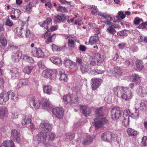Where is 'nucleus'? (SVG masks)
I'll list each match as a JSON object with an SVG mask.
<instances>
[{
  "mask_svg": "<svg viewBox=\"0 0 147 147\" xmlns=\"http://www.w3.org/2000/svg\"><path fill=\"white\" fill-rule=\"evenodd\" d=\"M52 49L53 51H60L62 49V47H58L55 45H53L52 46Z\"/></svg>",
  "mask_w": 147,
  "mask_h": 147,
  "instance_id": "obj_59",
  "label": "nucleus"
},
{
  "mask_svg": "<svg viewBox=\"0 0 147 147\" xmlns=\"http://www.w3.org/2000/svg\"><path fill=\"white\" fill-rule=\"evenodd\" d=\"M96 115L98 118L95 119L94 122L92 123V124L96 129L101 127L104 123H106L107 122V120L105 118L102 117L104 115V114L102 112L101 107L96 110Z\"/></svg>",
  "mask_w": 147,
  "mask_h": 147,
  "instance_id": "obj_1",
  "label": "nucleus"
},
{
  "mask_svg": "<svg viewBox=\"0 0 147 147\" xmlns=\"http://www.w3.org/2000/svg\"><path fill=\"white\" fill-rule=\"evenodd\" d=\"M118 27L115 25L109 26L107 28L106 32L109 34L113 35L116 32L115 28H117Z\"/></svg>",
  "mask_w": 147,
  "mask_h": 147,
  "instance_id": "obj_26",
  "label": "nucleus"
},
{
  "mask_svg": "<svg viewBox=\"0 0 147 147\" xmlns=\"http://www.w3.org/2000/svg\"><path fill=\"white\" fill-rule=\"evenodd\" d=\"M11 137L12 139L18 143L20 141V134L16 129H13L11 130Z\"/></svg>",
  "mask_w": 147,
  "mask_h": 147,
  "instance_id": "obj_15",
  "label": "nucleus"
},
{
  "mask_svg": "<svg viewBox=\"0 0 147 147\" xmlns=\"http://www.w3.org/2000/svg\"><path fill=\"white\" fill-rule=\"evenodd\" d=\"M2 147H15L14 143L11 140H6L3 142Z\"/></svg>",
  "mask_w": 147,
  "mask_h": 147,
  "instance_id": "obj_28",
  "label": "nucleus"
},
{
  "mask_svg": "<svg viewBox=\"0 0 147 147\" xmlns=\"http://www.w3.org/2000/svg\"><path fill=\"white\" fill-rule=\"evenodd\" d=\"M23 59L30 63H33L34 62V60L32 57L26 55H23Z\"/></svg>",
  "mask_w": 147,
  "mask_h": 147,
  "instance_id": "obj_38",
  "label": "nucleus"
},
{
  "mask_svg": "<svg viewBox=\"0 0 147 147\" xmlns=\"http://www.w3.org/2000/svg\"><path fill=\"white\" fill-rule=\"evenodd\" d=\"M11 78L13 80L17 79L20 76V70L17 68L13 69L11 71Z\"/></svg>",
  "mask_w": 147,
  "mask_h": 147,
  "instance_id": "obj_24",
  "label": "nucleus"
},
{
  "mask_svg": "<svg viewBox=\"0 0 147 147\" xmlns=\"http://www.w3.org/2000/svg\"><path fill=\"white\" fill-rule=\"evenodd\" d=\"M12 11L13 14L17 16V18L19 17L21 13L20 10L17 9H15L14 8H12Z\"/></svg>",
  "mask_w": 147,
  "mask_h": 147,
  "instance_id": "obj_47",
  "label": "nucleus"
},
{
  "mask_svg": "<svg viewBox=\"0 0 147 147\" xmlns=\"http://www.w3.org/2000/svg\"><path fill=\"white\" fill-rule=\"evenodd\" d=\"M91 86L93 90H96L100 85L102 80L100 79L94 78L91 80Z\"/></svg>",
  "mask_w": 147,
  "mask_h": 147,
  "instance_id": "obj_17",
  "label": "nucleus"
},
{
  "mask_svg": "<svg viewBox=\"0 0 147 147\" xmlns=\"http://www.w3.org/2000/svg\"><path fill=\"white\" fill-rule=\"evenodd\" d=\"M96 13H97L99 16H100L101 18H103V19L109 20L110 19V20H111L112 18L111 17H110L109 15L104 13L100 12L99 11Z\"/></svg>",
  "mask_w": 147,
  "mask_h": 147,
  "instance_id": "obj_39",
  "label": "nucleus"
},
{
  "mask_svg": "<svg viewBox=\"0 0 147 147\" xmlns=\"http://www.w3.org/2000/svg\"><path fill=\"white\" fill-rule=\"evenodd\" d=\"M75 134L68 133L66 135V138L68 140H71L73 139L75 136Z\"/></svg>",
  "mask_w": 147,
  "mask_h": 147,
  "instance_id": "obj_51",
  "label": "nucleus"
},
{
  "mask_svg": "<svg viewBox=\"0 0 147 147\" xmlns=\"http://www.w3.org/2000/svg\"><path fill=\"white\" fill-rule=\"evenodd\" d=\"M42 103L41 106L44 108L49 109H51L52 107V106L48 99L46 98L43 99Z\"/></svg>",
  "mask_w": 147,
  "mask_h": 147,
  "instance_id": "obj_22",
  "label": "nucleus"
},
{
  "mask_svg": "<svg viewBox=\"0 0 147 147\" xmlns=\"http://www.w3.org/2000/svg\"><path fill=\"white\" fill-rule=\"evenodd\" d=\"M20 80L23 85H28L30 84L28 80L26 79H21Z\"/></svg>",
  "mask_w": 147,
  "mask_h": 147,
  "instance_id": "obj_63",
  "label": "nucleus"
},
{
  "mask_svg": "<svg viewBox=\"0 0 147 147\" xmlns=\"http://www.w3.org/2000/svg\"><path fill=\"white\" fill-rule=\"evenodd\" d=\"M55 21L57 23L62 22V17L59 15H58L54 18Z\"/></svg>",
  "mask_w": 147,
  "mask_h": 147,
  "instance_id": "obj_57",
  "label": "nucleus"
},
{
  "mask_svg": "<svg viewBox=\"0 0 147 147\" xmlns=\"http://www.w3.org/2000/svg\"><path fill=\"white\" fill-rule=\"evenodd\" d=\"M42 38L45 39H46V42L49 43L52 42L55 40V34H53L51 36L50 35V32L48 31L44 34L42 36Z\"/></svg>",
  "mask_w": 147,
  "mask_h": 147,
  "instance_id": "obj_19",
  "label": "nucleus"
},
{
  "mask_svg": "<svg viewBox=\"0 0 147 147\" xmlns=\"http://www.w3.org/2000/svg\"><path fill=\"white\" fill-rule=\"evenodd\" d=\"M53 127L52 125L49 123L47 121H43L40 124V127L42 130L51 131Z\"/></svg>",
  "mask_w": 147,
  "mask_h": 147,
  "instance_id": "obj_10",
  "label": "nucleus"
},
{
  "mask_svg": "<svg viewBox=\"0 0 147 147\" xmlns=\"http://www.w3.org/2000/svg\"><path fill=\"white\" fill-rule=\"evenodd\" d=\"M113 134L111 132H108L103 133L101 136L102 139L104 141L110 142L113 139Z\"/></svg>",
  "mask_w": 147,
  "mask_h": 147,
  "instance_id": "obj_14",
  "label": "nucleus"
},
{
  "mask_svg": "<svg viewBox=\"0 0 147 147\" xmlns=\"http://www.w3.org/2000/svg\"><path fill=\"white\" fill-rule=\"evenodd\" d=\"M111 113L112 118L115 120L118 119L121 114V111L119 108H113L111 111Z\"/></svg>",
  "mask_w": 147,
  "mask_h": 147,
  "instance_id": "obj_8",
  "label": "nucleus"
},
{
  "mask_svg": "<svg viewBox=\"0 0 147 147\" xmlns=\"http://www.w3.org/2000/svg\"><path fill=\"white\" fill-rule=\"evenodd\" d=\"M7 112V108H3L0 110V117H2L4 116Z\"/></svg>",
  "mask_w": 147,
  "mask_h": 147,
  "instance_id": "obj_54",
  "label": "nucleus"
},
{
  "mask_svg": "<svg viewBox=\"0 0 147 147\" xmlns=\"http://www.w3.org/2000/svg\"><path fill=\"white\" fill-rule=\"evenodd\" d=\"M91 64L90 65L89 64H86L81 66V67H80V69L82 72L83 73H84L86 72H88V71L90 70L91 67Z\"/></svg>",
  "mask_w": 147,
  "mask_h": 147,
  "instance_id": "obj_34",
  "label": "nucleus"
},
{
  "mask_svg": "<svg viewBox=\"0 0 147 147\" xmlns=\"http://www.w3.org/2000/svg\"><path fill=\"white\" fill-rule=\"evenodd\" d=\"M133 91L129 88L126 87L121 98L125 101L130 100L133 96Z\"/></svg>",
  "mask_w": 147,
  "mask_h": 147,
  "instance_id": "obj_6",
  "label": "nucleus"
},
{
  "mask_svg": "<svg viewBox=\"0 0 147 147\" xmlns=\"http://www.w3.org/2000/svg\"><path fill=\"white\" fill-rule=\"evenodd\" d=\"M22 53L20 51H18L13 52L11 54V59L12 61L14 63H18L23 57Z\"/></svg>",
  "mask_w": 147,
  "mask_h": 147,
  "instance_id": "obj_9",
  "label": "nucleus"
},
{
  "mask_svg": "<svg viewBox=\"0 0 147 147\" xmlns=\"http://www.w3.org/2000/svg\"><path fill=\"white\" fill-rule=\"evenodd\" d=\"M80 108L82 110L83 113L86 116H88L91 112V109L86 106L81 105Z\"/></svg>",
  "mask_w": 147,
  "mask_h": 147,
  "instance_id": "obj_25",
  "label": "nucleus"
},
{
  "mask_svg": "<svg viewBox=\"0 0 147 147\" xmlns=\"http://www.w3.org/2000/svg\"><path fill=\"white\" fill-rule=\"evenodd\" d=\"M0 41L2 45L5 46L6 45L7 41L4 37L3 36H0Z\"/></svg>",
  "mask_w": 147,
  "mask_h": 147,
  "instance_id": "obj_56",
  "label": "nucleus"
},
{
  "mask_svg": "<svg viewBox=\"0 0 147 147\" xmlns=\"http://www.w3.org/2000/svg\"><path fill=\"white\" fill-rule=\"evenodd\" d=\"M140 78L139 76L136 74H133L131 77V80L133 81H136L138 80Z\"/></svg>",
  "mask_w": 147,
  "mask_h": 147,
  "instance_id": "obj_55",
  "label": "nucleus"
},
{
  "mask_svg": "<svg viewBox=\"0 0 147 147\" xmlns=\"http://www.w3.org/2000/svg\"><path fill=\"white\" fill-rule=\"evenodd\" d=\"M127 133L129 136L135 137L136 136L137 132L134 129L131 128H128L127 130Z\"/></svg>",
  "mask_w": 147,
  "mask_h": 147,
  "instance_id": "obj_36",
  "label": "nucleus"
},
{
  "mask_svg": "<svg viewBox=\"0 0 147 147\" xmlns=\"http://www.w3.org/2000/svg\"><path fill=\"white\" fill-rule=\"evenodd\" d=\"M33 67L32 66H27L24 67L23 70V72L25 74H30Z\"/></svg>",
  "mask_w": 147,
  "mask_h": 147,
  "instance_id": "obj_40",
  "label": "nucleus"
},
{
  "mask_svg": "<svg viewBox=\"0 0 147 147\" xmlns=\"http://www.w3.org/2000/svg\"><path fill=\"white\" fill-rule=\"evenodd\" d=\"M138 92L140 95L143 97L146 96L147 94L146 90L142 87H140L139 88Z\"/></svg>",
  "mask_w": 147,
  "mask_h": 147,
  "instance_id": "obj_41",
  "label": "nucleus"
},
{
  "mask_svg": "<svg viewBox=\"0 0 147 147\" xmlns=\"http://www.w3.org/2000/svg\"><path fill=\"white\" fill-rule=\"evenodd\" d=\"M93 139L92 136L87 135L84 139L82 143L83 145H86L90 144Z\"/></svg>",
  "mask_w": 147,
  "mask_h": 147,
  "instance_id": "obj_27",
  "label": "nucleus"
},
{
  "mask_svg": "<svg viewBox=\"0 0 147 147\" xmlns=\"http://www.w3.org/2000/svg\"><path fill=\"white\" fill-rule=\"evenodd\" d=\"M125 17V15L123 13V12L122 11H119L118 12V15L117 16L116 18L117 19H119L120 17L121 19H123Z\"/></svg>",
  "mask_w": 147,
  "mask_h": 147,
  "instance_id": "obj_53",
  "label": "nucleus"
},
{
  "mask_svg": "<svg viewBox=\"0 0 147 147\" xmlns=\"http://www.w3.org/2000/svg\"><path fill=\"white\" fill-rule=\"evenodd\" d=\"M99 37L97 35L91 36L89 38V43L91 45L99 44L100 43Z\"/></svg>",
  "mask_w": 147,
  "mask_h": 147,
  "instance_id": "obj_20",
  "label": "nucleus"
},
{
  "mask_svg": "<svg viewBox=\"0 0 147 147\" xmlns=\"http://www.w3.org/2000/svg\"><path fill=\"white\" fill-rule=\"evenodd\" d=\"M91 59L90 63L93 65H96L99 63H102L104 60L102 56L98 53L93 54L91 57Z\"/></svg>",
  "mask_w": 147,
  "mask_h": 147,
  "instance_id": "obj_4",
  "label": "nucleus"
},
{
  "mask_svg": "<svg viewBox=\"0 0 147 147\" xmlns=\"http://www.w3.org/2000/svg\"><path fill=\"white\" fill-rule=\"evenodd\" d=\"M50 78L53 79L55 78L57 75V71L55 69H50Z\"/></svg>",
  "mask_w": 147,
  "mask_h": 147,
  "instance_id": "obj_45",
  "label": "nucleus"
},
{
  "mask_svg": "<svg viewBox=\"0 0 147 147\" xmlns=\"http://www.w3.org/2000/svg\"><path fill=\"white\" fill-rule=\"evenodd\" d=\"M132 117L129 115H127L126 117H124L123 121V124L125 127L129 126V120L130 118H131Z\"/></svg>",
  "mask_w": 147,
  "mask_h": 147,
  "instance_id": "obj_35",
  "label": "nucleus"
},
{
  "mask_svg": "<svg viewBox=\"0 0 147 147\" xmlns=\"http://www.w3.org/2000/svg\"><path fill=\"white\" fill-rule=\"evenodd\" d=\"M43 91L44 93L50 94L52 92V87L49 85H45L43 86Z\"/></svg>",
  "mask_w": 147,
  "mask_h": 147,
  "instance_id": "obj_33",
  "label": "nucleus"
},
{
  "mask_svg": "<svg viewBox=\"0 0 147 147\" xmlns=\"http://www.w3.org/2000/svg\"><path fill=\"white\" fill-rule=\"evenodd\" d=\"M64 70L61 69L59 71V75L60 76L59 79L65 82H67V77L66 75L64 74Z\"/></svg>",
  "mask_w": 147,
  "mask_h": 147,
  "instance_id": "obj_30",
  "label": "nucleus"
},
{
  "mask_svg": "<svg viewBox=\"0 0 147 147\" xmlns=\"http://www.w3.org/2000/svg\"><path fill=\"white\" fill-rule=\"evenodd\" d=\"M11 117L12 119H14L18 118V116L19 115L18 111L17 110L12 111Z\"/></svg>",
  "mask_w": 147,
  "mask_h": 147,
  "instance_id": "obj_48",
  "label": "nucleus"
},
{
  "mask_svg": "<svg viewBox=\"0 0 147 147\" xmlns=\"http://www.w3.org/2000/svg\"><path fill=\"white\" fill-rule=\"evenodd\" d=\"M57 10L58 11H61L62 12L65 13L68 12V10L65 7L62 6H59L58 8H57Z\"/></svg>",
  "mask_w": 147,
  "mask_h": 147,
  "instance_id": "obj_50",
  "label": "nucleus"
},
{
  "mask_svg": "<svg viewBox=\"0 0 147 147\" xmlns=\"http://www.w3.org/2000/svg\"><path fill=\"white\" fill-rule=\"evenodd\" d=\"M52 113L56 117L59 119L62 118L63 115V110L62 108L56 107L53 108L52 109Z\"/></svg>",
  "mask_w": 147,
  "mask_h": 147,
  "instance_id": "obj_12",
  "label": "nucleus"
},
{
  "mask_svg": "<svg viewBox=\"0 0 147 147\" xmlns=\"http://www.w3.org/2000/svg\"><path fill=\"white\" fill-rule=\"evenodd\" d=\"M31 53L34 56L38 58L43 57L45 55L44 53L39 48L33 49Z\"/></svg>",
  "mask_w": 147,
  "mask_h": 147,
  "instance_id": "obj_11",
  "label": "nucleus"
},
{
  "mask_svg": "<svg viewBox=\"0 0 147 147\" xmlns=\"http://www.w3.org/2000/svg\"><path fill=\"white\" fill-rule=\"evenodd\" d=\"M144 67V65L141 61L137 60L136 62L135 69L137 70H142Z\"/></svg>",
  "mask_w": 147,
  "mask_h": 147,
  "instance_id": "obj_32",
  "label": "nucleus"
},
{
  "mask_svg": "<svg viewBox=\"0 0 147 147\" xmlns=\"http://www.w3.org/2000/svg\"><path fill=\"white\" fill-rule=\"evenodd\" d=\"M68 44L70 47H73L75 45L74 41L72 38H69L68 39Z\"/></svg>",
  "mask_w": 147,
  "mask_h": 147,
  "instance_id": "obj_62",
  "label": "nucleus"
},
{
  "mask_svg": "<svg viewBox=\"0 0 147 147\" xmlns=\"http://www.w3.org/2000/svg\"><path fill=\"white\" fill-rule=\"evenodd\" d=\"M138 27L140 29H147V22H146L142 23Z\"/></svg>",
  "mask_w": 147,
  "mask_h": 147,
  "instance_id": "obj_60",
  "label": "nucleus"
},
{
  "mask_svg": "<svg viewBox=\"0 0 147 147\" xmlns=\"http://www.w3.org/2000/svg\"><path fill=\"white\" fill-rule=\"evenodd\" d=\"M9 96L10 95L11 99L15 100H17L18 95L16 93H13L11 91H9L8 92Z\"/></svg>",
  "mask_w": 147,
  "mask_h": 147,
  "instance_id": "obj_43",
  "label": "nucleus"
},
{
  "mask_svg": "<svg viewBox=\"0 0 147 147\" xmlns=\"http://www.w3.org/2000/svg\"><path fill=\"white\" fill-rule=\"evenodd\" d=\"M89 7L91 10V13L93 15H95L99 11V10L97 8V6L95 5H90L89 6Z\"/></svg>",
  "mask_w": 147,
  "mask_h": 147,
  "instance_id": "obj_37",
  "label": "nucleus"
},
{
  "mask_svg": "<svg viewBox=\"0 0 147 147\" xmlns=\"http://www.w3.org/2000/svg\"><path fill=\"white\" fill-rule=\"evenodd\" d=\"M141 144L143 146H147V137L144 136L142 138Z\"/></svg>",
  "mask_w": 147,
  "mask_h": 147,
  "instance_id": "obj_58",
  "label": "nucleus"
},
{
  "mask_svg": "<svg viewBox=\"0 0 147 147\" xmlns=\"http://www.w3.org/2000/svg\"><path fill=\"white\" fill-rule=\"evenodd\" d=\"M33 3H30L29 4L26 6L25 11L28 13H29L32 11V8L33 6Z\"/></svg>",
  "mask_w": 147,
  "mask_h": 147,
  "instance_id": "obj_46",
  "label": "nucleus"
},
{
  "mask_svg": "<svg viewBox=\"0 0 147 147\" xmlns=\"http://www.w3.org/2000/svg\"><path fill=\"white\" fill-rule=\"evenodd\" d=\"M27 101L30 106L32 107L33 106L35 109L39 108L41 105V102L34 96L28 98L27 99Z\"/></svg>",
  "mask_w": 147,
  "mask_h": 147,
  "instance_id": "obj_5",
  "label": "nucleus"
},
{
  "mask_svg": "<svg viewBox=\"0 0 147 147\" xmlns=\"http://www.w3.org/2000/svg\"><path fill=\"white\" fill-rule=\"evenodd\" d=\"M62 22H63L64 21L66 20L67 21V22L69 23H70V20H69V17L68 16H64V15H62Z\"/></svg>",
  "mask_w": 147,
  "mask_h": 147,
  "instance_id": "obj_64",
  "label": "nucleus"
},
{
  "mask_svg": "<svg viewBox=\"0 0 147 147\" xmlns=\"http://www.w3.org/2000/svg\"><path fill=\"white\" fill-rule=\"evenodd\" d=\"M128 33L129 32L128 30H124L118 32L117 34L121 36H127Z\"/></svg>",
  "mask_w": 147,
  "mask_h": 147,
  "instance_id": "obj_49",
  "label": "nucleus"
},
{
  "mask_svg": "<svg viewBox=\"0 0 147 147\" xmlns=\"http://www.w3.org/2000/svg\"><path fill=\"white\" fill-rule=\"evenodd\" d=\"M52 19L49 17H47L45 21L40 26L44 27V28L47 30L49 28L51 31H55L57 29L58 26L57 25L51 26Z\"/></svg>",
  "mask_w": 147,
  "mask_h": 147,
  "instance_id": "obj_3",
  "label": "nucleus"
},
{
  "mask_svg": "<svg viewBox=\"0 0 147 147\" xmlns=\"http://www.w3.org/2000/svg\"><path fill=\"white\" fill-rule=\"evenodd\" d=\"M16 33L20 37H23L25 36L28 38L30 36L31 32L30 30L24 26L17 27L16 28Z\"/></svg>",
  "mask_w": 147,
  "mask_h": 147,
  "instance_id": "obj_2",
  "label": "nucleus"
},
{
  "mask_svg": "<svg viewBox=\"0 0 147 147\" xmlns=\"http://www.w3.org/2000/svg\"><path fill=\"white\" fill-rule=\"evenodd\" d=\"M76 65H77L78 66H80V67L82 65L83 63L82 58L79 57H76Z\"/></svg>",
  "mask_w": 147,
  "mask_h": 147,
  "instance_id": "obj_52",
  "label": "nucleus"
},
{
  "mask_svg": "<svg viewBox=\"0 0 147 147\" xmlns=\"http://www.w3.org/2000/svg\"><path fill=\"white\" fill-rule=\"evenodd\" d=\"M56 137L55 135L52 132L49 133L47 135L46 134V138L49 141H52L54 140Z\"/></svg>",
  "mask_w": 147,
  "mask_h": 147,
  "instance_id": "obj_42",
  "label": "nucleus"
},
{
  "mask_svg": "<svg viewBox=\"0 0 147 147\" xmlns=\"http://www.w3.org/2000/svg\"><path fill=\"white\" fill-rule=\"evenodd\" d=\"M37 141L39 144L42 145L46 142V133L41 132L38 135Z\"/></svg>",
  "mask_w": 147,
  "mask_h": 147,
  "instance_id": "obj_13",
  "label": "nucleus"
},
{
  "mask_svg": "<svg viewBox=\"0 0 147 147\" xmlns=\"http://www.w3.org/2000/svg\"><path fill=\"white\" fill-rule=\"evenodd\" d=\"M50 59L53 63L58 65L59 66L61 65L62 61L61 59L58 57H51Z\"/></svg>",
  "mask_w": 147,
  "mask_h": 147,
  "instance_id": "obj_31",
  "label": "nucleus"
},
{
  "mask_svg": "<svg viewBox=\"0 0 147 147\" xmlns=\"http://www.w3.org/2000/svg\"><path fill=\"white\" fill-rule=\"evenodd\" d=\"M31 115L30 114L26 115L24 117L21 121V123L23 125H29V123L31 121Z\"/></svg>",
  "mask_w": 147,
  "mask_h": 147,
  "instance_id": "obj_23",
  "label": "nucleus"
},
{
  "mask_svg": "<svg viewBox=\"0 0 147 147\" xmlns=\"http://www.w3.org/2000/svg\"><path fill=\"white\" fill-rule=\"evenodd\" d=\"M122 72L120 68L118 67H115L113 74L117 78H119L122 75Z\"/></svg>",
  "mask_w": 147,
  "mask_h": 147,
  "instance_id": "obj_29",
  "label": "nucleus"
},
{
  "mask_svg": "<svg viewBox=\"0 0 147 147\" xmlns=\"http://www.w3.org/2000/svg\"><path fill=\"white\" fill-rule=\"evenodd\" d=\"M131 115H132V117L135 118H138L139 115L138 110L136 109L135 112L132 113Z\"/></svg>",
  "mask_w": 147,
  "mask_h": 147,
  "instance_id": "obj_61",
  "label": "nucleus"
},
{
  "mask_svg": "<svg viewBox=\"0 0 147 147\" xmlns=\"http://www.w3.org/2000/svg\"><path fill=\"white\" fill-rule=\"evenodd\" d=\"M42 75L44 77L46 78H50V69H47L43 71L42 73Z\"/></svg>",
  "mask_w": 147,
  "mask_h": 147,
  "instance_id": "obj_44",
  "label": "nucleus"
},
{
  "mask_svg": "<svg viewBox=\"0 0 147 147\" xmlns=\"http://www.w3.org/2000/svg\"><path fill=\"white\" fill-rule=\"evenodd\" d=\"M65 65L66 67H67L71 69H73L76 70L78 68L76 63L73 62L69 60H67L65 61Z\"/></svg>",
  "mask_w": 147,
  "mask_h": 147,
  "instance_id": "obj_21",
  "label": "nucleus"
},
{
  "mask_svg": "<svg viewBox=\"0 0 147 147\" xmlns=\"http://www.w3.org/2000/svg\"><path fill=\"white\" fill-rule=\"evenodd\" d=\"M126 87L117 86L113 88V91L115 94L119 97H121Z\"/></svg>",
  "mask_w": 147,
  "mask_h": 147,
  "instance_id": "obj_16",
  "label": "nucleus"
},
{
  "mask_svg": "<svg viewBox=\"0 0 147 147\" xmlns=\"http://www.w3.org/2000/svg\"><path fill=\"white\" fill-rule=\"evenodd\" d=\"M63 99L65 103L67 104L68 103L70 104L76 103L77 102L78 98L72 94H68L63 96Z\"/></svg>",
  "mask_w": 147,
  "mask_h": 147,
  "instance_id": "obj_7",
  "label": "nucleus"
},
{
  "mask_svg": "<svg viewBox=\"0 0 147 147\" xmlns=\"http://www.w3.org/2000/svg\"><path fill=\"white\" fill-rule=\"evenodd\" d=\"M9 99L8 92L3 91L0 93V104H4Z\"/></svg>",
  "mask_w": 147,
  "mask_h": 147,
  "instance_id": "obj_18",
  "label": "nucleus"
}]
</instances>
